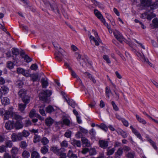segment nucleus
I'll list each match as a JSON object with an SVG mask.
<instances>
[{"label":"nucleus","mask_w":158,"mask_h":158,"mask_svg":"<svg viewBox=\"0 0 158 158\" xmlns=\"http://www.w3.org/2000/svg\"><path fill=\"white\" fill-rule=\"evenodd\" d=\"M140 5L143 7L150 6L151 9L158 7V0H140Z\"/></svg>","instance_id":"1"},{"label":"nucleus","mask_w":158,"mask_h":158,"mask_svg":"<svg viewBox=\"0 0 158 158\" xmlns=\"http://www.w3.org/2000/svg\"><path fill=\"white\" fill-rule=\"evenodd\" d=\"M52 93V91L50 90H42L39 94L40 99L44 102H47L48 100V98L50 96Z\"/></svg>","instance_id":"2"},{"label":"nucleus","mask_w":158,"mask_h":158,"mask_svg":"<svg viewBox=\"0 0 158 158\" xmlns=\"http://www.w3.org/2000/svg\"><path fill=\"white\" fill-rule=\"evenodd\" d=\"M26 94V91L23 89H21L18 92V95L22 98V101L24 102L28 103L30 101V97Z\"/></svg>","instance_id":"3"},{"label":"nucleus","mask_w":158,"mask_h":158,"mask_svg":"<svg viewBox=\"0 0 158 158\" xmlns=\"http://www.w3.org/2000/svg\"><path fill=\"white\" fill-rule=\"evenodd\" d=\"M11 109H13L12 107H10L7 110H5L3 108L1 109H0V115H4V119L8 120L10 118V114L11 112Z\"/></svg>","instance_id":"4"},{"label":"nucleus","mask_w":158,"mask_h":158,"mask_svg":"<svg viewBox=\"0 0 158 158\" xmlns=\"http://www.w3.org/2000/svg\"><path fill=\"white\" fill-rule=\"evenodd\" d=\"M57 50L58 52L55 54V58L59 61H61L62 60V56L64 55V51L61 47H60V48Z\"/></svg>","instance_id":"5"},{"label":"nucleus","mask_w":158,"mask_h":158,"mask_svg":"<svg viewBox=\"0 0 158 158\" xmlns=\"http://www.w3.org/2000/svg\"><path fill=\"white\" fill-rule=\"evenodd\" d=\"M113 34L117 40L121 43L123 41V37L122 34L118 31L115 30L113 32Z\"/></svg>","instance_id":"6"},{"label":"nucleus","mask_w":158,"mask_h":158,"mask_svg":"<svg viewBox=\"0 0 158 158\" xmlns=\"http://www.w3.org/2000/svg\"><path fill=\"white\" fill-rule=\"evenodd\" d=\"M11 138L13 142L20 141L23 139L22 135L20 133L17 134L13 133L11 136Z\"/></svg>","instance_id":"7"},{"label":"nucleus","mask_w":158,"mask_h":158,"mask_svg":"<svg viewBox=\"0 0 158 158\" xmlns=\"http://www.w3.org/2000/svg\"><path fill=\"white\" fill-rule=\"evenodd\" d=\"M10 115L13 119H14L17 121H22L23 118L21 116L18 114L16 113L13 112V109H11V112Z\"/></svg>","instance_id":"8"},{"label":"nucleus","mask_w":158,"mask_h":158,"mask_svg":"<svg viewBox=\"0 0 158 158\" xmlns=\"http://www.w3.org/2000/svg\"><path fill=\"white\" fill-rule=\"evenodd\" d=\"M50 150L57 155L60 151H65V149L64 148H61L60 149H58V147L57 146L52 147L50 148Z\"/></svg>","instance_id":"9"},{"label":"nucleus","mask_w":158,"mask_h":158,"mask_svg":"<svg viewBox=\"0 0 158 158\" xmlns=\"http://www.w3.org/2000/svg\"><path fill=\"white\" fill-rule=\"evenodd\" d=\"M130 128L132 132L137 137V138L143 141V138H142L140 134L132 126H130Z\"/></svg>","instance_id":"10"},{"label":"nucleus","mask_w":158,"mask_h":158,"mask_svg":"<svg viewBox=\"0 0 158 158\" xmlns=\"http://www.w3.org/2000/svg\"><path fill=\"white\" fill-rule=\"evenodd\" d=\"M75 56L77 57V59L78 61H80V64L82 66H84L85 64L86 63L85 60H84L83 58H82L80 61V59L81 58V55L79 54L78 53L76 52L75 54Z\"/></svg>","instance_id":"11"},{"label":"nucleus","mask_w":158,"mask_h":158,"mask_svg":"<svg viewBox=\"0 0 158 158\" xmlns=\"http://www.w3.org/2000/svg\"><path fill=\"white\" fill-rule=\"evenodd\" d=\"M23 125L22 121H16L14 123V128L16 129H21L23 127Z\"/></svg>","instance_id":"12"},{"label":"nucleus","mask_w":158,"mask_h":158,"mask_svg":"<svg viewBox=\"0 0 158 158\" xmlns=\"http://www.w3.org/2000/svg\"><path fill=\"white\" fill-rule=\"evenodd\" d=\"M99 146L103 149H106L108 145V142L107 141L100 140L99 141Z\"/></svg>","instance_id":"13"},{"label":"nucleus","mask_w":158,"mask_h":158,"mask_svg":"<svg viewBox=\"0 0 158 158\" xmlns=\"http://www.w3.org/2000/svg\"><path fill=\"white\" fill-rule=\"evenodd\" d=\"M123 153V148L120 147L118 148L115 153V158H120L121 156Z\"/></svg>","instance_id":"14"},{"label":"nucleus","mask_w":158,"mask_h":158,"mask_svg":"<svg viewBox=\"0 0 158 158\" xmlns=\"http://www.w3.org/2000/svg\"><path fill=\"white\" fill-rule=\"evenodd\" d=\"M46 125L48 127H50L54 122V120L50 117H48L46 118L45 121Z\"/></svg>","instance_id":"15"},{"label":"nucleus","mask_w":158,"mask_h":158,"mask_svg":"<svg viewBox=\"0 0 158 158\" xmlns=\"http://www.w3.org/2000/svg\"><path fill=\"white\" fill-rule=\"evenodd\" d=\"M9 90V89L7 87L3 85L1 87L0 91L2 95H5L8 93Z\"/></svg>","instance_id":"16"},{"label":"nucleus","mask_w":158,"mask_h":158,"mask_svg":"<svg viewBox=\"0 0 158 158\" xmlns=\"http://www.w3.org/2000/svg\"><path fill=\"white\" fill-rule=\"evenodd\" d=\"M5 127L7 130L12 129L14 128V123L10 121L6 122L5 125Z\"/></svg>","instance_id":"17"},{"label":"nucleus","mask_w":158,"mask_h":158,"mask_svg":"<svg viewBox=\"0 0 158 158\" xmlns=\"http://www.w3.org/2000/svg\"><path fill=\"white\" fill-rule=\"evenodd\" d=\"M41 82L42 87L44 88H46L48 85V79L46 77L42 78L41 80Z\"/></svg>","instance_id":"18"},{"label":"nucleus","mask_w":158,"mask_h":158,"mask_svg":"<svg viewBox=\"0 0 158 158\" xmlns=\"http://www.w3.org/2000/svg\"><path fill=\"white\" fill-rule=\"evenodd\" d=\"M81 140L83 143L85 145V146L88 147L90 146V143L89 141L86 138L82 137L81 138Z\"/></svg>","instance_id":"19"},{"label":"nucleus","mask_w":158,"mask_h":158,"mask_svg":"<svg viewBox=\"0 0 158 158\" xmlns=\"http://www.w3.org/2000/svg\"><path fill=\"white\" fill-rule=\"evenodd\" d=\"M65 100L69 105L70 106L73 108H75L76 104L74 101L72 99H71L69 98L68 99L65 98Z\"/></svg>","instance_id":"20"},{"label":"nucleus","mask_w":158,"mask_h":158,"mask_svg":"<svg viewBox=\"0 0 158 158\" xmlns=\"http://www.w3.org/2000/svg\"><path fill=\"white\" fill-rule=\"evenodd\" d=\"M31 158H40V154L35 151H32L31 154Z\"/></svg>","instance_id":"21"},{"label":"nucleus","mask_w":158,"mask_h":158,"mask_svg":"<svg viewBox=\"0 0 158 158\" xmlns=\"http://www.w3.org/2000/svg\"><path fill=\"white\" fill-rule=\"evenodd\" d=\"M85 75L86 77H87L94 83H96V81L94 77H93L90 73L88 72H86L85 73Z\"/></svg>","instance_id":"22"},{"label":"nucleus","mask_w":158,"mask_h":158,"mask_svg":"<svg viewBox=\"0 0 158 158\" xmlns=\"http://www.w3.org/2000/svg\"><path fill=\"white\" fill-rule=\"evenodd\" d=\"M71 143L75 147L77 146L78 147H80L81 146V142L79 140L73 139L72 140Z\"/></svg>","instance_id":"23"},{"label":"nucleus","mask_w":158,"mask_h":158,"mask_svg":"<svg viewBox=\"0 0 158 158\" xmlns=\"http://www.w3.org/2000/svg\"><path fill=\"white\" fill-rule=\"evenodd\" d=\"M24 103H20L19 104V110L21 112H23L24 110L26 108L27 105L28 103H27L26 102H24Z\"/></svg>","instance_id":"24"},{"label":"nucleus","mask_w":158,"mask_h":158,"mask_svg":"<svg viewBox=\"0 0 158 158\" xmlns=\"http://www.w3.org/2000/svg\"><path fill=\"white\" fill-rule=\"evenodd\" d=\"M19 151V149L15 146L13 147L10 150L12 154L17 155L18 154Z\"/></svg>","instance_id":"25"},{"label":"nucleus","mask_w":158,"mask_h":158,"mask_svg":"<svg viewBox=\"0 0 158 158\" xmlns=\"http://www.w3.org/2000/svg\"><path fill=\"white\" fill-rule=\"evenodd\" d=\"M67 156L69 158H77V155L73 153V151L72 150H69L67 154Z\"/></svg>","instance_id":"26"},{"label":"nucleus","mask_w":158,"mask_h":158,"mask_svg":"<svg viewBox=\"0 0 158 158\" xmlns=\"http://www.w3.org/2000/svg\"><path fill=\"white\" fill-rule=\"evenodd\" d=\"M46 112L48 113H51L54 111L53 107L51 105H49L46 108Z\"/></svg>","instance_id":"27"},{"label":"nucleus","mask_w":158,"mask_h":158,"mask_svg":"<svg viewBox=\"0 0 158 158\" xmlns=\"http://www.w3.org/2000/svg\"><path fill=\"white\" fill-rule=\"evenodd\" d=\"M5 146L6 148H11L12 147L13 143L12 141L10 140H6L5 143Z\"/></svg>","instance_id":"28"},{"label":"nucleus","mask_w":158,"mask_h":158,"mask_svg":"<svg viewBox=\"0 0 158 158\" xmlns=\"http://www.w3.org/2000/svg\"><path fill=\"white\" fill-rule=\"evenodd\" d=\"M115 149L114 148H113L111 149H110V147H108L107 150L106 154L107 156H110L112 155L114 152Z\"/></svg>","instance_id":"29"},{"label":"nucleus","mask_w":158,"mask_h":158,"mask_svg":"<svg viewBox=\"0 0 158 158\" xmlns=\"http://www.w3.org/2000/svg\"><path fill=\"white\" fill-rule=\"evenodd\" d=\"M44 3V4H45L47 6H50L51 10L52 11H54V7L55 6L51 4L50 3H49V2L47 1V0H42Z\"/></svg>","instance_id":"30"},{"label":"nucleus","mask_w":158,"mask_h":158,"mask_svg":"<svg viewBox=\"0 0 158 158\" xmlns=\"http://www.w3.org/2000/svg\"><path fill=\"white\" fill-rule=\"evenodd\" d=\"M48 147V146H44L41 147L40 149V152L41 153L43 154L44 155L48 152V149L47 147Z\"/></svg>","instance_id":"31"},{"label":"nucleus","mask_w":158,"mask_h":158,"mask_svg":"<svg viewBox=\"0 0 158 158\" xmlns=\"http://www.w3.org/2000/svg\"><path fill=\"white\" fill-rule=\"evenodd\" d=\"M94 13L95 16L99 19L103 17L102 15L101 12L97 9H95L94 10Z\"/></svg>","instance_id":"32"},{"label":"nucleus","mask_w":158,"mask_h":158,"mask_svg":"<svg viewBox=\"0 0 158 158\" xmlns=\"http://www.w3.org/2000/svg\"><path fill=\"white\" fill-rule=\"evenodd\" d=\"M3 105H6L9 103V99L7 97H4L1 100Z\"/></svg>","instance_id":"33"},{"label":"nucleus","mask_w":158,"mask_h":158,"mask_svg":"<svg viewBox=\"0 0 158 158\" xmlns=\"http://www.w3.org/2000/svg\"><path fill=\"white\" fill-rule=\"evenodd\" d=\"M30 156L29 152L26 150L24 151L22 153L23 158H28Z\"/></svg>","instance_id":"34"},{"label":"nucleus","mask_w":158,"mask_h":158,"mask_svg":"<svg viewBox=\"0 0 158 158\" xmlns=\"http://www.w3.org/2000/svg\"><path fill=\"white\" fill-rule=\"evenodd\" d=\"M118 133L121 135L123 138H126L127 137V132L122 130H120L118 131Z\"/></svg>","instance_id":"35"},{"label":"nucleus","mask_w":158,"mask_h":158,"mask_svg":"<svg viewBox=\"0 0 158 158\" xmlns=\"http://www.w3.org/2000/svg\"><path fill=\"white\" fill-rule=\"evenodd\" d=\"M135 156V153L134 152H128L126 155L127 158H134Z\"/></svg>","instance_id":"36"},{"label":"nucleus","mask_w":158,"mask_h":158,"mask_svg":"<svg viewBox=\"0 0 158 158\" xmlns=\"http://www.w3.org/2000/svg\"><path fill=\"white\" fill-rule=\"evenodd\" d=\"M22 135V139H23V137H27L28 136L30 135L29 132L26 130H24L22 132H20Z\"/></svg>","instance_id":"37"},{"label":"nucleus","mask_w":158,"mask_h":158,"mask_svg":"<svg viewBox=\"0 0 158 158\" xmlns=\"http://www.w3.org/2000/svg\"><path fill=\"white\" fill-rule=\"evenodd\" d=\"M28 145L27 143L25 141H22L20 143L19 146L22 148L25 149L27 148Z\"/></svg>","instance_id":"38"},{"label":"nucleus","mask_w":158,"mask_h":158,"mask_svg":"<svg viewBox=\"0 0 158 158\" xmlns=\"http://www.w3.org/2000/svg\"><path fill=\"white\" fill-rule=\"evenodd\" d=\"M65 151H60L57 155L60 156V158H66V154L63 152Z\"/></svg>","instance_id":"39"},{"label":"nucleus","mask_w":158,"mask_h":158,"mask_svg":"<svg viewBox=\"0 0 158 158\" xmlns=\"http://www.w3.org/2000/svg\"><path fill=\"white\" fill-rule=\"evenodd\" d=\"M148 141L150 143L155 149L156 150L157 149V148L156 145L155 143L151 139H148Z\"/></svg>","instance_id":"40"},{"label":"nucleus","mask_w":158,"mask_h":158,"mask_svg":"<svg viewBox=\"0 0 158 158\" xmlns=\"http://www.w3.org/2000/svg\"><path fill=\"white\" fill-rule=\"evenodd\" d=\"M13 54L15 55H18L19 53V51L18 49L16 48H13L12 49Z\"/></svg>","instance_id":"41"},{"label":"nucleus","mask_w":158,"mask_h":158,"mask_svg":"<svg viewBox=\"0 0 158 158\" xmlns=\"http://www.w3.org/2000/svg\"><path fill=\"white\" fill-rule=\"evenodd\" d=\"M14 63L10 61H8L7 63V67L10 69H12L14 68Z\"/></svg>","instance_id":"42"},{"label":"nucleus","mask_w":158,"mask_h":158,"mask_svg":"<svg viewBox=\"0 0 158 158\" xmlns=\"http://www.w3.org/2000/svg\"><path fill=\"white\" fill-rule=\"evenodd\" d=\"M136 117L137 120L140 123H142L143 124H145L146 123V122L145 120H144L143 119L139 117V116L138 115H136Z\"/></svg>","instance_id":"43"},{"label":"nucleus","mask_w":158,"mask_h":158,"mask_svg":"<svg viewBox=\"0 0 158 158\" xmlns=\"http://www.w3.org/2000/svg\"><path fill=\"white\" fill-rule=\"evenodd\" d=\"M142 59L144 63L148 64L151 67L152 66V64L150 62L147 58H146L144 55H143V56L142 57Z\"/></svg>","instance_id":"44"},{"label":"nucleus","mask_w":158,"mask_h":158,"mask_svg":"<svg viewBox=\"0 0 158 158\" xmlns=\"http://www.w3.org/2000/svg\"><path fill=\"white\" fill-rule=\"evenodd\" d=\"M89 152L91 155H94L96 154L97 152L95 148H91L89 149Z\"/></svg>","instance_id":"45"},{"label":"nucleus","mask_w":158,"mask_h":158,"mask_svg":"<svg viewBox=\"0 0 158 158\" xmlns=\"http://www.w3.org/2000/svg\"><path fill=\"white\" fill-rule=\"evenodd\" d=\"M32 80L33 82L37 81L38 78V75L35 74H32L31 76Z\"/></svg>","instance_id":"46"},{"label":"nucleus","mask_w":158,"mask_h":158,"mask_svg":"<svg viewBox=\"0 0 158 158\" xmlns=\"http://www.w3.org/2000/svg\"><path fill=\"white\" fill-rule=\"evenodd\" d=\"M123 149V151H124L125 152H128L131 150V148L130 147L126 145L124 146Z\"/></svg>","instance_id":"47"},{"label":"nucleus","mask_w":158,"mask_h":158,"mask_svg":"<svg viewBox=\"0 0 158 158\" xmlns=\"http://www.w3.org/2000/svg\"><path fill=\"white\" fill-rule=\"evenodd\" d=\"M49 142L48 139L46 137L43 138L41 140V142L44 145H46Z\"/></svg>","instance_id":"48"},{"label":"nucleus","mask_w":158,"mask_h":158,"mask_svg":"<svg viewBox=\"0 0 158 158\" xmlns=\"http://www.w3.org/2000/svg\"><path fill=\"white\" fill-rule=\"evenodd\" d=\"M68 143L67 141L65 140H64L60 143V146L62 147L66 148L68 147Z\"/></svg>","instance_id":"49"},{"label":"nucleus","mask_w":158,"mask_h":158,"mask_svg":"<svg viewBox=\"0 0 158 158\" xmlns=\"http://www.w3.org/2000/svg\"><path fill=\"white\" fill-rule=\"evenodd\" d=\"M69 69L71 71V75L73 78H75L77 76L75 72L72 69V68L70 66H69Z\"/></svg>","instance_id":"50"},{"label":"nucleus","mask_w":158,"mask_h":158,"mask_svg":"<svg viewBox=\"0 0 158 158\" xmlns=\"http://www.w3.org/2000/svg\"><path fill=\"white\" fill-rule=\"evenodd\" d=\"M40 140V137L39 135H35L34 137V142L36 143Z\"/></svg>","instance_id":"51"},{"label":"nucleus","mask_w":158,"mask_h":158,"mask_svg":"<svg viewBox=\"0 0 158 158\" xmlns=\"http://www.w3.org/2000/svg\"><path fill=\"white\" fill-rule=\"evenodd\" d=\"M89 38L91 40H93L94 41L96 45L98 46L99 45V41H98L92 35H90L89 37Z\"/></svg>","instance_id":"52"},{"label":"nucleus","mask_w":158,"mask_h":158,"mask_svg":"<svg viewBox=\"0 0 158 158\" xmlns=\"http://www.w3.org/2000/svg\"><path fill=\"white\" fill-rule=\"evenodd\" d=\"M31 123L29 120H26L24 121V125L25 127H27L31 126Z\"/></svg>","instance_id":"53"},{"label":"nucleus","mask_w":158,"mask_h":158,"mask_svg":"<svg viewBox=\"0 0 158 158\" xmlns=\"http://www.w3.org/2000/svg\"><path fill=\"white\" fill-rule=\"evenodd\" d=\"M23 58L27 63L30 62L32 60V59L27 55H26L25 56H24Z\"/></svg>","instance_id":"54"},{"label":"nucleus","mask_w":158,"mask_h":158,"mask_svg":"<svg viewBox=\"0 0 158 158\" xmlns=\"http://www.w3.org/2000/svg\"><path fill=\"white\" fill-rule=\"evenodd\" d=\"M103 58L106 61V62L108 64L110 63L111 61L110 60L109 57L108 56L106 55H104L103 56Z\"/></svg>","instance_id":"55"},{"label":"nucleus","mask_w":158,"mask_h":158,"mask_svg":"<svg viewBox=\"0 0 158 158\" xmlns=\"http://www.w3.org/2000/svg\"><path fill=\"white\" fill-rule=\"evenodd\" d=\"M6 151V148L4 145L0 146V152L3 153Z\"/></svg>","instance_id":"56"},{"label":"nucleus","mask_w":158,"mask_h":158,"mask_svg":"<svg viewBox=\"0 0 158 158\" xmlns=\"http://www.w3.org/2000/svg\"><path fill=\"white\" fill-rule=\"evenodd\" d=\"M25 71V70L21 68H18L17 69V73H18L22 74H23Z\"/></svg>","instance_id":"57"},{"label":"nucleus","mask_w":158,"mask_h":158,"mask_svg":"<svg viewBox=\"0 0 158 158\" xmlns=\"http://www.w3.org/2000/svg\"><path fill=\"white\" fill-rule=\"evenodd\" d=\"M71 132L69 131H67L64 134V135L67 138H70L71 136Z\"/></svg>","instance_id":"58"},{"label":"nucleus","mask_w":158,"mask_h":158,"mask_svg":"<svg viewBox=\"0 0 158 158\" xmlns=\"http://www.w3.org/2000/svg\"><path fill=\"white\" fill-rule=\"evenodd\" d=\"M111 104L113 106V109L114 110L116 111H118L119 110L118 108L115 104V102L114 101L111 102Z\"/></svg>","instance_id":"59"},{"label":"nucleus","mask_w":158,"mask_h":158,"mask_svg":"<svg viewBox=\"0 0 158 158\" xmlns=\"http://www.w3.org/2000/svg\"><path fill=\"white\" fill-rule=\"evenodd\" d=\"M152 22L155 27H158V19L157 18H154Z\"/></svg>","instance_id":"60"},{"label":"nucleus","mask_w":158,"mask_h":158,"mask_svg":"<svg viewBox=\"0 0 158 158\" xmlns=\"http://www.w3.org/2000/svg\"><path fill=\"white\" fill-rule=\"evenodd\" d=\"M39 112L40 114L43 116L46 115V114L44 110L43 107L41 106L40 107Z\"/></svg>","instance_id":"61"},{"label":"nucleus","mask_w":158,"mask_h":158,"mask_svg":"<svg viewBox=\"0 0 158 158\" xmlns=\"http://www.w3.org/2000/svg\"><path fill=\"white\" fill-rule=\"evenodd\" d=\"M38 68V66L36 64H32L31 67L30 69L32 70H36Z\"/></svg>","instance_id":"62"},{"label":"nucleus","mask_w":158,"mask_h":158,"mask_svg":"<svg viewBox=\"0 0 158 158\" xmlns=\"http://www.w3.org/2000/svg\"><path fill=\"white\" fill-rule=\"evenodd\" d=\"M155 15H154L153 13H151L149 15L148 13V14L147 19L149 20H151L152 18L155 17Z\"/></svg>","instance_id":"63"},{"label":"nucleus","mask_w":158,"mask_h":158,"mask_svg":"<svg viewBox=\"0 0 158 158\" xmlns=\"http://www.w3.org/2000/svg\"><path fill=\"white\" fill-rule=\"evenodd\" d=\"M63 122L64 124L67 126L69 125L70 123V120L67 118L64 119L63 120Z\"/></svg>","instance_id":"64"}]
</instances>
